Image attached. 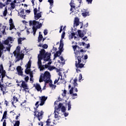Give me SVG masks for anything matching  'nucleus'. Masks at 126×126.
Here are the masks:
<instances>
[{"label":"nucleus","instance_id":"a18cd8bd","mask_svg":"<svg viewBox=\"0 0 126 126\" xmlns=\"http://www.w3.org/2000/svg\"><path fill=\"white\" fill-rule=\"evenodd\" d=\"M63 104L62 103H59L58 107L57 108V110H59V109L62 108L63 107Z\"/></svg>","mask_w":126,"mask_h":126},{"label":"nucleus","instance_id":"c85d7f7f","mask_svg":"<svg viewBox=\"0 0 126 126\" xmlns=\"http://www.w3.org/2000/svg\"><path fill=\"white\" fill-rule=\"evenodd\" d=\"M48 2H49L51 5L50 8H52V7H53V5H54V0H48Z\"/></svg>","mask_w":126,"mask_h":126},{"label":"nucleus","instance_id":"052dcab7","mask_svg":"<svg viewBox=\"0 0 126 126\" xmlns=\"http://www.w3.org/2000/svg\"><path fill=\"white\" fill-rule=\"evenodd\" d=\"M59 59L61 60V61H62V62H63V61H64V59L63 56H60Z\"/></svg>","mask_w":126,"mask_h":126},{"label":"nucleus","instance_id":"c756f323","mask_svg":"<svg viewBox=\"0 0 126 126\" xmlns=\"http://www.w3.org/2000/svg\"><path fill=\"white\" fill-rule=\"evenodd\" d=\"M1 73V74L2 78H4V77H5V74L6 73V72L5 71V70H3Z\"/></svg>","mask_w":126,"mask_h":126},{"label":"nucleus","instance_id":"338daca9","mask_svg":"<svg viewBox=\"0 0 126 126\" xmlns=\"http://www.w3.org/2000/svg\"><path fill=\"white\" fill-rule=\"evenodd\" d=\"M73 49L74 51H75V50H76V49H77V45L73 46Z\"/></svg>","mask_w":126,"mask_h":126},{"label":"nucleus","instance_id":"864d4df0","mask_svg":"<svg viewBox=\"0 0 126 126\" xmlns=\"http://www.w3.org/2000/svg\"><path fill=\"white\" fill-rule=\"evenodd\" d=\"M73 4H74V3H73V2H71L70 3V5L71 6V7L73 8H75V6L74 5H73Z\"/></svg>","mask_w":126,"mask_h":126},{"label":"nucleus","instance_id":"473e14b6","mask_svg":"<svg viewBox=\"0 0 126 126\" xmlns=\"http://www.w3.org/2000/svg\"><path fill=\"white\" fill-rule=\"evenodd\" d=\"M7 14V9L6 8H5V9L3 12V15L4 17L6 16Z\"/></svg>","mask_w":126,"mask_h":126},{"label":"nucleus","instance_id":"a878e982","mask_svg":"<svg viewBox=\"0 0 126 126\" xmlns=\"http://www.w3.org/2000/svg\"><path fill=\"white\" fill-rule=\"evenodd\" d=\"M78 34L79 35V37H80V38H83V37H84V33H81V31L80 30L78 31Z\"/></svg>","mask_w":126,"mask_h":126},{"label":"nucleus","instance_id":"ddd939ff","mask_svg":"<svg viewBox=\"0 0 126 126\" xmlns=\"http://www.w3.org/2000/svg\"><path fill=\"white\" fill-rule=\"evenodd\" d=\"M63 39L60 40V44L59 49L60 50V52H63Z\"/></svg>","mask_w":126,"mask_h":126},{"label":"nucleus","instance_id":"9b49d317","mask_svg":"<svg viewBox=\"0 0 126 126\" xmlns=\"http://www.w3.org/2000/svg\"><path fill=\"white\" fill-rule=\"evenodd\" d=\"M21 86L24 88L25 90H28L29 89L27 84H26V82H25L24 81H22Z\"/></svg>","mask_w":126,"mask_h":126},{"label":"nucleus","instance_id":"13d9d810","mask_svg":"<svg viewBox=\"0 0 126 126\" xmlns=\"http://www.w3.org/2000/svg\"><path fill=\"white\" fill-rule=\"evenodd\" d=\"M82 79V74H80L79 76V81H80V80H81Z\"/></svg>","mask_w":126,"mask_h":126},{"label":"nucleus","instance_id":"1a4fd4ad","mask_svg":"<svg viewBox=\"0 0 126 126\" xmlns=\"http://www.w3.org/2000/svg\"><path fill=\"white\" fill-rule=\"evenodd\" d=\"M4 49H5V47H4L3 43H1V42L0 41V58H1V56H2V54H3Z\"/></svg>","mask_w":126,"mask_h":126},{"label":"nucleus","instance_id":"774afa93","mask_svg":"<svg viewBox=\"0 0 126 126\" xmlns=\"http://www.w3.org/2000/svg\"><path fill=\"white\" fill-rule=\"evenodd\" d=\"M6 126V122L5 120H4L3 122V126Z\"/></svg>","mask_w":126,"mask_h":126},{"label":"nucleus","instance_id":"4c0bfd02","mask_svg":"<svg viewBox=\"0 0 126 126\" xmlns=\"http://www.w3.org/2000/svg\"><path fill=\"white\" fill-rule=\"evenodd\" d=\"M39 68L40 69V70H44L45 69V67L44 65H40L38 66Z\"/></svg>","mask_w":126,"mask_h":126},{"label":"nucleus","instance_id":"39448f33","mask_svg":"<svg viewBox=\"0 0 126 126\" xmlns=\"http://www.w3.org/2000/svg\"><path fill=\"white\" fill-rule=\"evenodd\" d=\"M79 24H81V26L80 27V29L83 28V23H81V22H79V19L78 17H75L73 26L74 27H77L79 25Z\"/></svg>","mask_w":126,"mask_h":126},{"label":"nucleus","instance_id":"2f4dec72","mask_svg":"<svg viewBox=\"0 0 126 126\" xmlns=\"http://www.w3.org/2000/svg\"><path fill=\"white\" fill-rule=\"evenodd\" d=\"M15 28V26H14V24H10V28L9 30H12V29H14Z\"/></svg>","mask_w":126,"mask_h":126},{"label":"nucleus","instance_id":"2eb2a0df","mask_svg":"<svg viewBox=\"0 0 126 126\" xmlns=\"http://www.w3.org/2000/svg\"><path fill=\"white\" fill-rule=\"evenodd\" d=\"M62 53H63V51H61L60 50H59V51L56 52V53L54 54V60L56 59V58H58V57H60L61 55H62Z\"/></svg>","mask_w":126,"mask_h":126},{"label":"nucleus","instance_id":"09e8293b","mask_svg":"<svg viewBox=\"0 0 126 126\" xmlns=\"http://www.w3.org/2000/svg\"><path fill=\"white\" fill-rule=\"evenodd\" d=\"M32 30H33V32H37V27L35 26H33Z\"/></svg>","mask_w":126,"mask_h":126},{"label":"nucleus","instance_id":"bb28decb","mask_svg":"<svg viewBox=\"0 0 126 126\" xmlns=\"http://www.w3.org/2000/svg\"><path fill=\"white\" fill-rule=\"evenodd\" d=\"M25 72L26 74H30L31 73V71L30 70V68H26L25 70Z\"/></svg>","mask_w":126,"mask_h":126},{"label":"nucleus","instance_id":"79ce46f5","mask_svg":"<svg viewBox=\"0 0 126 126\" xmlns=\"http://www.w3.org/2000/svg\"><path fill=\"white\" fill-rule=\"evenodd\" d=\"M8 46V47H6V49L7 51H8V52H10V48H11V45H10V44H9Z\"/></svg>","mask_w":126,"mask_h":126},{"label":"nucleus","instance_id":"680f3d73","mask_svg":"<svg viewBox=\"0 0 126 126\" xmlns=\"http://www.w3.org/2000/svg\"><path fill=\"white\" fill-rule=\"evenodd\" d=\"M64 35H65V32H63L62 34V39H63L64 38Z\"/></svg>","mask_w":126,"mask_h":126},{"label":"nucleus","instance_id":"423d86ee","mask_svg":"<svg viewBox=\"0 0 126 126\" xmlns=\"http://www.w3.org/2000/svg\"><path fill=\"white\" fill-rule=\"evenodd\" d=\"M73 86L69 90V94H70V95H72V94H73V90L75 88V87H77V86H78V84H77V78H75L73 80Z\"/></svg>","mask_w":126,"mask_h":126},{"label":"nucleus","instance_id":"5fc2aeb1","mask_svg":"<svg viewBox=\"0 0 126 126\" xmlns=\"http://www.w3.org/2000/svg\"><path fill=\"white\" fill-rule=\"evenodd\" d=\"M38 23H41V24H43V23H44V19H40Z\"/></svg>","mask_w":126,"mask_h":126},{"label":"nucleus","instance_id":"f704fd0d","mask_svg":"<svg viewBox=\"0 0 126 126\" xmlns=\"http://www.w3.org/2000/svg\"><path fill=\"white\" fill-rule=\"evenodd\" d=\"M3 44H4V45H9V41H8V39L7 38L6 40H5L3 42Z\"/></svg>","mask_w":126,"mask_h":126},{"label":"nucleus","instance_id":"de8ad7c7","mask_svg":"<svg viewBox=\"0 0 126 126\" xmlns=\"http://www.w3.org/2000/svg\"><path fill=\"white\" fill-rule=\"evenodd\" d=\"M2 70H3V65H2V64H1L0 65V73H1V71H2Z\"/></svg>","mask_w":126,"mask_h":126},{"label":"nucleus","instance_id":"7ed1b4c3","mask_svg":"<svg viewBox=\"0 0 126 126\" xmlns=\"http://www.w3.org/2000/svg\"><path fill=\"white\" fill-rule=\"evenodd\" d=\"M75 54V66L77 68H82L84 64L81 63V60L83 59V53H80L79 51H76Z\"/></svg>","mask_w":126,"mask_h":126},{"label":"nucleus","instance_id":"7c9ffc66","mask_svg":"<svg viewBox=\"0 0 126 126\" xmlns=\"http://www.w3.org/2000/svg\"><path fill=\"white\" fill-rule=\"evenodd\" d=\"M7 115V111H5L4 112L3 116H2V120H4V119H6V116Z\"/></svg>","mask_w":126,"mask_h":126},{"label":"nucleus","instance_id":"8fccbe9b","mask_svg":"<svg viewBox=\"0 0 126 126\" xmlns=\"http://www.w3.org/2000/svg\"><path fill=\"white\" fill-rule=\"evenodd\" d=\"M4 6H5V4L0 2V8H2V7H4Z\"/></svg>","mask_w":126,"mask_h":126},{"label":"nucleus","instance_id":"a211bd4d","mask_svg":"<svg viewBox=\"0 0 126 126\" xmlns=\"http://www.w3.org/2000/svg\"><path fill=\"white\" fill-rule=\"evenodd\" d=\"M38 24H39L38 22L36 20L30 21V25H34V26H36Z\"/></svg>","mask_w":126,"mask_h":126},{"label":"nucleus","instance_id":"6e6d98bb","mask_svg":"<svg viewBox=\"0 0 126 126\" xmlns=\"http://www.w3.org/2000/svg\"><path fill=\"white\" fill-rule=\"evenodd\" d=\"M25 80L26 82H28V80H29V76H27L26 77H25Z\"/></svg>","mask_w":126,"mask_h":126},{"label":"nucleus","instance_id":"603ef678","mask_svg":"<svg viewBox=\"0 0 126 126\" xmlns=\"http://www.w3.org/2000/svg\"><path fill=\"white\" fill-rule=\"evenodd\" d=\"M63 97H65V96H66V90H63Z\"/></svg>","mask_w":126,"mask_h":126},{"label":"nucleus","instance_id":"bf43d9fd","mask_svg":"<svg viewBox=\"0 0 126 126\" xmlns=\"http://www.w3.org/2000/svg\"><path fill=\"white\" fill-rule=\"evenodd\" d=\"M9 24H13V20H12V18H10V19H9Z\"/></svg>","mask_w":126,"mask_h":126},{"label":"nucleus","instance_id":"0e129e2a","mask_svg":"<svg viewBox=\"0 0 126 126\" xmlns=\"http://www.w3.org/2000/svg\"><path fill=\"white\" fill-rule=\"evenodd\" d=\"M43 33L44 34V35H47L48 34V32L46 30H44Z\"/></svg>","mask_w":126,"mask_h":126},{"label":"nucleus","instance_id":"69168bd1","mask_svg":"<svg viewBox=\"0 0 126 126\" xmlns=\"http://www.w3.org/2000/svg\"><path fill=\"white\" fill-rule=\"evenodd\" d=\"M87 1L88 3L91 4L92 3V1H93V0H87Z\"/></svg>","mask_w":126,"mask_h":126},{"label":"nucleus","instance_id":"f8f14e48","mask_svg":"<svg viewBox=\"0 0 126 126\" xmlns=\"http://www.w3.org/2000/svg\"><path fill=\"white\" fill-rule=\"evenodd\" d=\"M20 49H21V47H20V46H18L16 50L13 53L14 55L20 53Z\"/></svg>","mask_w":126,"mask_h":126},{"label":"nucleus","instance_id":"393cba45","mask_svg":"<svg viewBox=\"0 0 126 126\" xmlns=\"http://www.w3.org/2000/svg\"><path fill=\"white\" fill-rule=\"evenodd\" d=\"M25 39H26L25 38H21V37L19 38L18 39V43L19 45H21L22 44V41H24Z\"/></svg>","mask_w":126,"mask_h":126},{"label":"nucleus","instance_id":"6ab92c4d","mask_svg":"<svg viewBox=\"0 0 126 126\" xmlns=\"http://www.w3.org/2000/svg\"><path fill=\"white\" fill-rule=\"evenodd\" d=\"M39 34L38 35V39H37L38 43H40V42H41L43 39V35L41 34L40 32H39Z\"/></svg>","mask_w":126,"mask_h":126},{"label":"nucleus","instance_id":"f257e3e1","mask_svg":"<svg viewBox=\"0 0 126 126\" xmlns=\"http://www.w3.org/2000/svg\"><path fill=\"white\" fill-rule=\"evenodd\" d=\"M39 99L41 101L40 104H39V102L37 101L35 104V106H36V108H34V116L37 118L38 121L40 122L42 119H43V115H44V111L41 110L40 112L38 111V108H39V106H43L45 102H46V100L48 99V96H45V95L42 96L41 97H39Z\"/></svg>","mask_w":126,"mask_h":126},{"label":"nucleus","instance_id":"e2e57ef3","mask_svg":"<svg viewBox=\"0 0 126 126\" xmlns=\"http://www.w3.org/2000/svg\"><path fill=\"white\" fill-rule=\"evenodd\" d=\"M86 32H87V30L84 29V30H83V33L84 34V35H85V34H86Z\"/></svg>","mask_w":126,"mask_h":126},{"label":"nucleus","instance_id":"f03ea898","mask_svg":"<svg viewBox=\"0 0 126 126\" xmlns=\"http://www.w3.org/2000/svg\"><path fill=\"white\" fill-rule=\"evenodd\" d=\"M51 54L46 52V50L44 49H42L39 51V54L38 55V62L37 64L38 66L42 65V61L41 60L43 59L44 62H49L50 60H51Z\"/></svg>","mask_w":126,"mask_h":126},{"label":"nucleus","instance_id":"4d7b16f0","mask_svg":"<svg viewBox=\"0 0 126 126\" xmlns=\"http://www.w3.org/2000/svg\"><path fill=\"white\" fill-rule=\"evenodd\" d=\"M37 12H38V9H37V8H34L33 9L34 14H37Z\"/></svg>","mask_w":126,"mask_h":126},{"label":"nucleus","instance_id":"20e7f679","mask_svg":"<svg viewBox=\"0 0 126 126\" xmlns=\"http://www.w3.org/2000/svg\"><path fill=\"white\" fill-rule=\"evenodd\" d=\"M51 74L48 71H46L44 74L41 73L39 77V82H43L44 81L45 86L47 85V83H49L51 81Z\"/></svg>","mask_w":126,"mask_h":126},{"label":"nucleus","instance_id":"dca6fc26","mask_svg":"<svg viewBox=\"0 0 126 126\" xmlns=\"http://www.w3.org/2000/svg\"><path fill=\"white\" fill-rule=\"evenodd\" d=\"M49 86L51 88H52V89H55L56 87H57V86L56 85H54L53 84V81H52V80H50V81H49Z\"/></svg>","mask_w":126,"mask_h":126},{"label":"nucleus","instance_id":"b1692460","mask_svg":"<svg viewBox=\"0 0 126 126\" xmlns=\"http://www.w3.org/2000/svg\"><path fill=\"white\" fill-rule=\"evenodd\" d=\"M82 15L84 17H86V16H89V11H85L82 13Z\"/></svg>","mask_w":126,"mask_h":126},{"label":"nucleus","instance_id":"c9c22d12","mask_svg":"<svg viewBox=\"0 0 126 126\" xmlns=\"http://www.w3.org/2000/svg\"><path fill=\"white\" fill-rule=\"evenodd\" d=\"M71 34V35L70 34L69 35V38H70V39H73V37L75 36V33L72 32Z\"/></svg>","mask_w":126,"mask_h":126},{"label":"nucleus","instance_id":"58836bf2","mask_svg":"<svg viewBox=\"0 0 126 126\" xmlns=\"http://www.w3.org/2000/svg\"><path fill=\"white\" fill-rule=\"evenodd\" d=\"M71 109V104H70V101L68 102V111L70 110Z\"/></svg>","mask_w":126,"mask_h":126},{"label":"nucleus","instance_id":"4468645a","mask_svg":"<svg viewBox=\"0 0 126 126\" xmlns=\"http://www.w3.org/2000/svg\"><path fill=\"white\" fill-rule=\"evenodd\" d=\"M35 88L37 91L40 92V93H42V88H41V86L39 84H37L35 86Z\"/></svg>","mask_w":126,"mask_h":126},{"label":"nucleus","instance_id":"a19ab883","mask_svg":"<svg viewBox=\"0 0 126 126\" xmlns=\"http://www.w3.org/2000/svg\"><path fill=\"white\" fill-rule=\"evenodd\" d=\"M61 111L63 113H65L66 109H65V107L64 106H63L61 108Z\"/></svg>","mask_w":126,"mask_h":126},{"label":"nucleus","instance_id":"5701e85b","mask_svg":"<svg viewBox=\"0 0 126 126\" xmlns=\"http://www.w3.org/2000/svg\"><path fill=\"white\" fill-rule=\"evenodd\" d=\"M18 102V98L15 96L13 97V101H12V105H14V103Z\"/></svg>","mask_w":126,"mask_h":126},{"label":"nucleus","instance_id":"0eeeda50","mask_svg":"<svg viewBox=\"0 0 126 126\" xmlns=\"http://www.w3.org/2000/svg\"><path fill=\"white\" fill-rule=\"evenodd\" d=\"M14 57H15L16 59H17V61H20V60H23L24 58V54L22 53H18L17 54L14 55Z\"/></svg>","mask_w":126,"mask_h":126},{"label":"nucleus","instance_id":"6e6552de","mask_svg":"<svg viewBox=\"0 0 126 126\" xmlns=\"http://www.w3.org/2000/svg\"><path fill=\"white\" fill-rule=\"evenodd\" d=\"M16 69H17L18 75H21V76H22V75H23V71H22L23 70L22 67H21V66H18L17 67Z\"/></svg>","mask_w":126,"mask_h":126},{"label":"nucleus","instance_id":"cd10ccee","mask_svg":"<svg viewBox=\"0 0 126 126\" xmlns=\"http://www.w3.org/2000/svg\"><path fill=\"white\" fill-rule=\"evenodd\" d=\"M2 29H3V30L2 31V33L3 35H5V34H6V33H5V29H6V26H3L2 27Z\"/></svg>","mask_w":126,"mask_h":126},{"label":"nucleus","instance_id":"72a5a7b5","mask_svg":"<svg viewBox=\"0 0 126 126\" xmlns=\"http://www.w3.org/2000/svg\"><path fill=\"white\" fill-rule=\"evenodd\" d=\"M10 5L11 9H14L15 8V3L13 2H11Z\"/></svg>","mask_w":126,"mask_h":126},{"label":"nucleus","instance_id":"e433bc0d","mask_svg":"<svg viewBox=\"0 0 126 126\" xmlns=\"http://www.w3.org/2000/svg\"><path fill=\"white\" fill-rule=\"evenodd\" d=\"M20 125V122L19 121H16L14 126H19Z\"/></svg>","mask_w":126,"mask_h":126},{"label":"nucleus","instance_id":"49530a36","mask_svg":"<svg viewBox=\"0 0 126 126\" xmlns=\"http://www.w3.org/2000/svg\"><path fill=\"white\" fill-rule=\"evenodd\" d=\"M9 2H11V0H7L5 2L4 4H5V5H8Z\"/></svg>","mask_w":126,"mask_h":126},{"label":"nucleus","instance_id":"aec40b11","mask_svg":"<svg viewBox=\"0 0 126 126\" xmlns=\"http://www.w3.org/2000/svg\"><path fill=\"white\" fill-rule=\"evenodd\" d=\"M38 47H40V48L42 47L43 49H48V44H44L43 45L42 43H39V44L38 45Z\"/></svg>","mask_w":126,"mask_h":126},{"label":"nucleus","instance_id":"4be33fe9","mask_svg":"<svg viewBox=\"0 0 126 126\" xmlns=\"http://www.w3.org/2000/svg\"><path fill=\"white\" fill-rule=\"evenodd\" d=\"M25 67H26V68H31V60H30L28 62V63L26 64V65H25Z\"/></svg>","mask_w":126,"mask_h":126},{"label":"nucleus","instance_id":"9d476101","mask_svg":"<svg viewBox=\"0 0 126 126\" xmlns=\"http://www.w3.org/2000/svg\"><path fill=\"white\" fill-rule=\"evenodd\" d=\"M0 88V90L2 92L3 95H4L5 93H7V92H6V88H7L6 86L4 85V84H2Z\"/></svg>","mask_w":126,"mask_h":126},{"label":"nucleus","instance_id":"c03bdc74","mask_svg":"<svg viewBox=\"0 0 126 126\" xmlns=\"http://www.w3.org/2000/svg\"><path fill=\"white\" fill-rule=\"evenodd\" d=\"M48 68H49V70L52 71V70H54V69H56V67H55L54 66H50Z\"/></svg>","mask_w":126,"mask_h":126},{"label":"nucleus","instance_id":"37998d69","mask_svg":"<svg viewBox=\"0 0 126 126\" xmlns=\"http://www.w3.org/2000/svg\"><path fill=\"white\" fill-rule=\"evenodd\" d=\"M7 39H8V41L9 42H11L12 41H14L13 38H12V37H11V36H9V37H7Z\"/></svg>","mask_w":126,"mask_h":126},{"label":"nucleus","instance_id":"f3484780","mask_svg":"<svg viewBox=\"0 0 126 126\" xmlns=\"http://www.w3.org/2000/svg\"><path fill=\"white\" fill-rule=\"evenodd\" d=\"M42 17V14L40 13H36V14H34V19L35 20H38L39 18H41Z\"/></svg>","mask_w":126,"mask_h":126},{"label":"nucleus","instance_id":"3c124183","mask_svg":"<svg viewBox=\"0 0 126 126\" xmlns=\"http://www.w3.org/2000/svg\"><path fill=\"white\" fill-rule=\"evenodd\" d=\"M26 100H24V102H23L21 103V105L22 106V107H25V105H26Z\"/></svg>","mask_w":126,"mask_h":126},{"label":"nucleus","instance_id":"412c9836","mask_svg":"<svg viewBox=\"0 0 126 126\" xmlns=\"http://www.w3.org/2000/svg\"><path fill=\"white\" fill-rule=\"evenodd\" d=\"M20 16L22 17V18H24V19H25V17H26V15L24 14V9H22L20 11Z\"/></svg>","mask_w":126,"mask_h":126},{"label":"nucleus","instance_id":"ea45409f","mask_svg":"<svg viewBox=\"0 0 126 126\" xmlns=\"http://www.w3.org/2000/svg\"><path fill=\"white\" fill-rule=\"evenodd\" d=\"M38 25L36 26L37 29H40L42 27V24L41 23L37 24Z\"/></svg>","mask_w":126,"mask_h":126}]
</instances>
